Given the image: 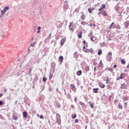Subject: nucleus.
I'll list each match as a JSON object with an SVG mask.
<instances>
[{
	"mask_svg": "<svg viewBox=\"0 0 129 129\" xmlns=\"http://www.w3.org/2000/svg\"><path fill=\"white\" fill-rule=\"evenodd\" d=\"M71 89L74 92H76V91H77V88L74 84H71Z\"/></svg>",
	"mask_w": 129,
	"mask_h": 129,
	"instance_id": "obj_1",
	"label": "nucleus"
},
{
	"mask_svg": "<svg viewBox=\"0 0 129 129\" xmlns=\"http://www.w3.org/2000/svg\"><path fill=\"white\" fill-rule=\"evenodd\" d=\"M108 55H109V56H108L107 58H108L109 61H110V60H111V58H112V52H108Z\"/></svg>",
	"mask_w": 129,
	"mask_h": 129,
	"instance_id": "obj_2",
	"label": "nucleus"
},
{
	"mask_svg": "<svg viewBox=\"0 0 129 129\" xmlns=\"http://www.w3.org/2000/svg\"><path fill=\"white\" fill-rule=\"evenodd\" d=\"M99 84V86L100 88H105V84H104V83H101V82H100L99 83H98Z\"/></svg>",
	"mask_w": 129,
	"mask_h": 129,
	"instance_id": "obj_3",
	"label": "nucleus"
},
{
	"mask_svg": "<svg viewBox=\"0 0 129 129\" xmlns=\"http://www.w3.org/2000/svg\"><path fill=\"white\" fill-rule=\"evenodd\" d=\"M12 118L14 119V120H15V121H16L17 120H18V114H13L12 115Z\"/></svg>",
	"mask_w": 129,
	"mask_h": 129,
	"instance_id": "obj_4",
	"label": "nucleus"
},
{
	"mask_svg": "<svg viewBox=\"0 0 129 129\" xmlns=\"http://www.w3.org/2000/svg\"><path fill=\"white\" fill-rule=\"evenodd\" d=\"M128 100H129V96H126L123 97V101L124 102L128 101Z\"/></svg>",
	"mask_w": 129,
	"mask_h": 129,
	"instance_id": "obj_5",
	"label": "nucleus"
},
{
	"mask_svg": "<svg viewBox=\"0 0 129 129\" xmlns=\"http://www.w3.org/2000/svg\"><path fill=\"white\" fill-rule=\"evenodd\" d=\"M106 8V5L105 4H103L102 5V7L100 8L99 9V11H101V10H102V9H105Z\"/></svg>",
	"mask_w": 129,
	"mask_h": 129,
	"instance_id": "obj_6",
	"label": "nucleus"
},
{
	"mask_svg": "<svg viewBox=\"0 0 129 129\" xmlns=\"http://www.w3.org/2000/svg\"><path fill=\"white\" fill-rule=\"evenodd\" d=\"M66 40V38H62V39L60 40V45H61V46H62V45H63V44H64L65 41Z\"/></svg>",
	"mask_w": 129,
	"mask_h": 129,
	"instance_id": "obj_7",
	"label": "nucleus"
},
{
	"mask_svg": "<svg viewBox=\"0 0 129 129\" xmlns=\"http://www.w3.org/2000/svg\"><path fill=\"white\" fill-rule=\"evenodd\" d=\"M23 115L24 118H27L28 115V112H26V111L23 112Z\"/></svg>",
	"mask_w": 129,
	"mask_h": 129,
	"instance_id": "obj_8",
	"label": "nucleus"
},
{
	"mask_svg": "<svg viewBox=\"0 0 129 129\" xmlns=\"http://www.w3.org/2000/svg\"><path fill=\"white\" fill-rule=\"evenodd\" d=\"M63 59H64V57H63V56H60L59 57V61L60 63L63 62Z\"/></svg>",
	"mask_w": 129,
	"mask_h": 129,
	"instance_id": "obj_9",
	"label": "nucleus"
},
{
	"mask_svg": "<svg viewBox=\"0 0 129 129\" xmlns=\"http://www.w3.org/2000/svg\"><path fill=\"white\" fill-rule=\"evenodd\" d=\"M127 87L126 84H125V83H123L122 84H121V89H126Z\"/></svg>",
	"mask_w": 129,
	"mask_h": 129,
	"instance_id": "obj_10",
	"label": "nucleus"
},
{
	"mask_svg": "<svg viewBox=\"0 0 129 129\" xmlns=\"http://www.w3.org/2000/svg\"><path fill=\"white\" fill-rule=\"evenodd\" d=\"M82 33H83L82 31H81L80 32H79V33L78 34V38L79 39H81V38H82Z\"/></svg>",
	"mask_w": 129,
	"mask_h": 129,
	"instance_id": "obj_11",
	"label": "nucleus"
},
{
	"mask_svg": "<svg viewBox=\"0 0 129 129\" xmlns=\"http://www.w3.org/2000/svg\"><path fill=\"white\" fill-rule=\"evenodd\" d=\"M73 22H71L70 26H69L70 29L72 32H73V31H74V29L73 28H70V27H71V26H72V25H73Z\"/></svg>",
	"mask_w": 129,
	"mask_h": 129,
	"instance_id": "obj_12",
	"label": "nucleus"
},
{
	"mask_svg": "<svg viewBox=\"0 0 129 129\" xmlns=\"http://www.w3.org/2000/svg\"><path fill=\"white\" fill-rule=\"evenodd\" d=\"M118 107L119 108V109H123V105L120 102L118 103Z\"/></svg>",
	"mask_w": 129,
	"mask_h": 129,
	"instance_id": "obj_13",
	"label": "nucleus"
},
{
	"mask_svg": "<svg viewBox=\"0 0 129 129\" xmlns=\"http://www.w3.org/2000/svg\"><path fill=\"white\" fill-rule=\"evenodd\" d=\"M81 74H82V71H81V70H80L79 71H78V72H77V75H78V76H80Z\"/></svg>",
	"mask_w": 129,
	"mask_h": 129,
	"instance_id": "obj_14",
	"label": "nucleus"
},
{
	"mask_svg": "<svg viewBox=\"0 0 129 129\" xmlns=\"http://www.w3.org/2000/svg\"><path fill=\"white\" fill-rule=\"evenodd\" d=\"M125 77V75L124 73H121L120 76V79H122L124 78Z\"/></svg>",
	"mask_w": 129,
	"mask_h": 129,
	"instance_id": "obj_15",
	"label": "nucleus"
},
{
	"mask_svg": "<svg viewBox=\"0 0 129 129\" xmlns=\"http://www.w3.org/2000/svg\"><path fill=\"white\" fill-rule=\"evenodd\" d=\"M74 55L75 58H78V57H79V55L78 53L77 52V51L75 52Z\"/></svg>",
	"mask_w": 129,
	"mask_h": 129,
	"instance_id": "obj_16",
	"label": "nucleus"
},
{
	"mask_svg": "<svg viewBox=\"0 0 129 129\" xmlns=\"http://www.w3.org/2000/svg\"><path fill=\"white\" fill-rule=\"evenodd\" d=\"M102 14L103 16H104L105 17H106V16H107L108 14L107 13L106 11H102Z\"/></svg>",
	"mask_w": 129,
	"mask_h": 129,
	"instance_id": "obj_17",
	"label": "nucleus"
},
{
	"mask_svg": "<svg viewBox=\"0 0 129 129\" xmlns=\"http://www.w3.org/2000/svg\"><path fill=\"white\" fill-rule=\"evenodd\" d=\"M77 117V113H75V114H72V119H75V118Z\"/></svg>",
	"mask_w": 129,
	"mask_h": 129,
	"instance_id": "obj_18",
	"label": "nucleus"
},
{
	"mask_svg": "<svg viewBox=\"0 0 129 129\" xmlns=\"http://www.w3.org/2000/svg\"><path fill=\"white\" fill-rule=\"evenodd\" d=\"M94 8H88V11L89 12V13H92V12L93 10H94Z\"/></svg>",
	"mask_w": 129,
	"mask_h": 129,
	"instance_id": "obj_19",
	"label": "nucleus"
},
{
	"mask_svg": "<svg viewBox=\"0 0 129 129\" xmlns=\"http://www.w3.org/2000/svg\"><path fill=\"white\" fill-rule=\"evenodd\" d=\"M98 88H94L93 89V92H94V93H98Z\"/></svg>",
	"mask_w": 129,
	"mask_h": 129,
	"instance_id": "obj_20",
	"label": "nucleus"
},
{
	"mask_svg": "<svg viewBox=\"0 0 129 129\" xmlns=\"http://www.w3.org/2000/svg\"><path fill=\"white\" fill-rule=\"evenodd\" d=\"M113 29H119L121 28V27L120 26H119V25H117V26H115V27H113Z\"/></svg>",
	"mask_w": 129,
	"mask_h": 129,
	"instance_id": "obj_21",
	"label": "nucleus"
},
{
	"mask_svg": "<svg viewBox=\"0 0 129 129\" xmlns=\"http://www.w3.org/2000/svg\"><path fill=\"white\" fill-rule=\"evenodd\" d=\"M41 29V27L39 26L38 27V31H37V33H41V30L40 29Z\"/></svg>",
	"mask_w": 129,
	"mask_h": 129,
	"instance_id": "obj_22",
	"label": "nucleus"
},
{
	"mask_svg": "<svg viewBox=\"0 0 129 129\" xmlns=\"http://www.w3.org/2000/svg\"><path fill=\"white\" fill-rule=\"evenodd\" d=\"M121 63L122 64H125L126 60L125 59H124L123 58H121Z\"/></svg>",
	"mask_w": 129,
	"mask_h": 129,
	"instance_id": "obj_23",
	"label": "nucleus"
},
{
	"mask_svg": "<svg viewBox=\"0 0 129 129\" xmlns=\"http://www.w3.org/2000/svg\"><path fill=\"white\" fill-rule=\"evenodd\" d=\"M2 15H4V14L6 13V8H5L3 10H2L1 11Z\"/></svg>",
	"mask_w": 129,
	"mask_h": 129,
	"instance_id": "obj_24",
	"label": "nucleus"
},
{
	"mask_svg": "<svg viewBox=\"0 0 129 129\" xmlns=\"http://www.w3.org/2000/svg\"><path fill=\"white\" fill-rule=\"evenodd\" d=\"M89 104H90V106H91L92 109H93L94 108V104H93V103H92L91 102H89Z\"/></svg>",
	"mask_w": 129,
	"mask_h": 129,
	"instance_id": "obj_25",
	"label": "nucleus"
},
{
	"mask_svg": "<svg viewBox=\"0 0 129 129\" xmlns=\"http://www.w3.org/2000/svg\"><path fill=\"white\" fill-rule=\"evenodd\" d=\"M36 43H37V41H35V42H34V43H33V42H32L30 46L31 47H34V46H35V44H36Z\"/></svg>",
	"mask_w": 129,
	"mask_h": 129,
	"instance_id": "obj_26",
	"label": "nucleus"
},
{
	"mask_svg": "<svg viewBox=\"0 0 129 129\" xmlns=\"http://www.w3.org/2000/svg\"><path fill=\"white\" fill-rule=\"evenodd\" d=\"M53 77V74H52L51 73H50L49 74V80H51V79H52Z\"/></svg>",
	"mask_w": 129,
	"mask_h": 129,
	"instance_id": "obj_27",
	"label": "nucleus"
},
{
	"mask_svg": "<svg viewBox=\"0 0 129 129\" xmlns=\"http://www.w3.org/2000/svg\"><path fill=\"white\" fill-rule=\"evenodd\" d=\"M128 102L127 101L124 102V106L125 108L127 107Z\"/></svg>",
	"mask_w": 129,
	"mask_h": 129,
	"instance_id": "obj_28",
	"label": "nucleus"
},
{
	"mask_svg": "<svg viewBox=\"0 0 129 129\" xmlns=\"http://www.w3.org/2000/svg\"><path fill=\"white\" fill-rule=\"evenodd\" d=\"M102 53V51L101 49H99V50L98 52V54L101 55Z\"/></svg>",
	"mask_w": 129,
	"mask_h": 129,
	"instance_id": "obj_29",
	"label": "nucleus"
},
{
	"mask_svg": "<svg viewBox=\"0 0 129 129\" xmlns=\"http://www.w3.org/2000/svg\"><path fill=\"white\" fill-rule=\"evenodd\" d=\"M84 51L85 52H89L90 49H89L88 48H86V49L84 50Z\"/></svg>",
	"mask_w": 129,
	"mask_h": 129,
	"instance_id": "obj_30",
	"label": "nucleus"
},
{
	"mask_svg": "<svg viewBox=\"0 0 129 129\" xmlns=\"http://www.w3.org/2000/svg\"><path fill=\"white\" fill-rule=\"evenodd\" d=\"M114 22H113L112 23H111V25H110V26L109 27V29H112V28H113V26H113V25H114Z\"/></svg>",
	"mask_w": 129,
	"mask_h": 129,
	"instance_id": "obj_31",
	"label": "nucleus"
},
{
	"mask_svg": "<svg viewBox=\"0 0 129 129\" xmlns=\"http://www.w3.org/2000/svg\"><path fill=\"white\" fill-rule=\"evenodd\" d=\"M90 70V68L89 67H87L85 68V70L86 71V72H89Z\"/></svg>",
	"mask_w": 129,
	"mask_h": 129,
	"instance_id": "obj_32",
	"label": "nucleus"
},
{
	"mask_svg": "<svg viewBox=\"0 0 129 129\" xmlns=\"http://www.w3.org/2000/svg\"><path fill=\"white\" fill-rule=\"evenodd\" d=\"M89 51H90L91 53H93L94 52V49L93 48H91L89 49Z\"/></svg>",
	"mask_w": 129,
	"mask_h": 129,
	"instance_id": "obj_33",
	"label": "nucleus"
},
{
	"mask_svg": "<svg viewBox=\"0 0 129 129\" xmlns=\"http://www.w3.org/2000/svg\"><path fill=\"white\" fill-rule=\"evenodd\" d=\"M47 78H46V77L43 78V82H46V81H47Z\"/></svg>",
	"mask_w": 129,
	"mask_h": 129,
	"instance_id": "obj_34",
	"label": "nucleus"
},
{
	"mask_svg": "<svg viewBox=\"0 0 129 129\" xmlns=\"http://www.w3.org/2000/svg\"><path fill=\"white\" fill-rule=\"evenodd\" d=\"M109 83V78H107V79L106 80V83L108 84Z\"/></svg>",
	"mask_w": 129,
	"mask_h": 129,
	"instance_id": "obj_35",
	"label": "nucleus"
},
{
	"mask_svg": "<svg viewBox=\"0 0 129 129\" xmlns=\"http://www.w3.org/2000/svg\"><path fill=\"white\" fill-rule=\"evenodd\" d=\"M9 9H10L9 7H6V12L7 10H9Z\"/></svg>",
	"mask_w": 129,
	"mask_h": 129,
	"instance_id": "obj_36",
	"label": "nucleus"
},
{
	"mask_svg": "<svg viewBox=\"0 0 129 129\" xmlns=\"http://www.w3.org/2000/svg\"><path fill=\"white\" fill-rule=\"evenodd\" d=\"M3 101H0V105H3Z\"/></svg>",
	"mask_w": 129,
	"mask_h": 129,
	"instance_id": "obj_37",
	"label": "nucleus"
},
{
	"mask_svg": "<svg viewBox=\"0 0 129 129\" xmlns=\"http://www.w3.org/2000/svg\"><path fill=\"white\" fill-rule=\"evenodd\" d=\"M78 121H79L78 119H75V122H78Z\"/></svg>",
	"mask_w": 129,
	"mask_h": 129,
	"instance_id": "obj_38",
	"label": "nucleus"
},
{
	"mask_svg": "<svg viewBox=\"0 0 129 129\" xmlns=\"http://www.w3.org/2000/svg\"><path fill=\"white\" fill-rule=\"evenodd\" d=\"M57 107L60 108V104H57Z\"/></svg>",
	"mask_w": 129,
	"mask_h": 129,
	"instance_id": "obj_39",
	"label": "nucleus"
},
{
	"mask_svg": "<svg viewBox=\"0 0 129 129\" xmlns=\"http://www.w3.org/2000/svg\"><path fill=\"white\" fill-rule=\"evenodd\" d=\"M128 25H129V22H127V25L125 26V28H127L128 27Z\"/></svg>",
	"mask_w": 129,
	"mask_h": 129,
	"instance_id": "obj_40",
	"label": "nucleus"
},
{
	"mask_svg": "<svg viewBox=\"0 0 129 129\" xmlns=\"http://www.w3.org/2000/svg\"><path fill=\"white\" fill-rule=\"evenodd\" d=\"M83 43H84L85 45L86 44H87L86 40H83Z\"/></svg>",
	"mask_w": 129,
	"mask_h": 129,
	"instance_id": "obj_41",
	"label": "nucleus"
},
{
	"mask_svg": "<svg viewBox=\"0 0 129 129\" xmlns=\"http://www.w3.org/2000/svg\"><path fill=\"white\" fill-rule=\"evenodd\" d=\"M40 118L41 119H43V115H40Z\"/></svg>",
	"mask_w": 129,
	"mask_h": 129,
	"instance_id": "obj_42",
	"label": "nucleus"
},
{
	"mask_svg": "<svg viewBox=\"0 0 129 129\" xmlns=\"http://www.w3.org/2000/svg\"><path fill=\"white\" fill-rule=\"evenodd\" d=\"M116 67H117V66L116 64H114L113 66V68H116Z\"/></svg>",
	"mask_w": 129,
	"mask_h": 129,
	"instance_id": "obj_43",
	"label": "nucleus"
},
{
	"mask_svg": "<svg viewBox=\"0 0 129 129\" xmlns=\"http://www.w3.org/2000/svg\"><path fill=\"white\" fill-rule=\"evenodd\" d=\"M82 19H83V20H84V19H85V17H84V16H83L82 17Z\"/></svg>",
	"mask_w": 129,
	"mask_h": 129,
	"instance_id": "obj_44",
	"label": "nucleus"
},
{
	"mask_svg": "<svg viewBox=\"0 0 129 129\" xmlns=\"http://www.w3.org/2000/svg\"><path fill=\"white\" fill-rule=\"evenodd\" d=\"M3 95V93H0V98L2 97Z\"/></svg>",
	"mask_w": 129,
	"mask_h": 129,
	"instance_id": "obj_45",
	"label": "nucleus"
},
{
	"mask_svg": "<svg viewBox=\"0 0 129 129\" xmlns=\"http://www.w3.org/2000/svg\"><path fill=\"white\" fill-rule=\"evenodd\" d=\"M56 122H60V120H56Z\"/></svg>",
	"mask_w": 129,
	"mask_h": 129,
	"instance_id": "obj_46",
	"label": "nucleus"
},
{
	"mask_svg": "<svg viewBox=\"0 0 129 129\" xmlns=\"http://www.w3.org/2000/svg\"><path fill=\"white\" fill-rule=\"evenodd\" d=\"M91 39L92 41H94V40H93V37H92V38H91Z\"/></svg>",
	"mask_w": 129,
	"mask_h": 129,
	"instance_id": "obj_47",
	"label": "nucleus"
},
{
	"mask_svg": "<svg viewBox=\"0 0 129 129\" xmlns=\"http://www.w3.org/2000/svg\"><path fill=\"white\" fill-rule=\"evenodd\" d=\"M120 78H117L116 80L119 81L120 80Z\"/></svg>",
	"mask_w": 129,
	"mask_h": 129,
	"instance_id": "obj_48",
	"label": "nucleus"
},
{
	"mask_svg": "<svg viewBox=\"0 0 129 129\" xmlns=\"http://www.w3.org/2000/svg\"><path fill=\"white\" fill-rule=\"evenodd\" d=\"M110 71L111 72H113V69H112V68H111L110 69Z\"/></svg>",
	"mask_w": 129,
	"mask_h": 129,
	"instance_id": "obj_49",
	"label": "nucleus"
},
{
	"mask_svg": "<svg viewBox=\"0 0 129 129\" xmlns=\"http://www.w3.org/2000/svg\"><path fill=\"white\" fill-rule=\"evenodd\" d=\"M94 72H96V67H94Z\"/></svg>",
	"mask_w": 129,
	"mask_h": 129,
	"instance_id": "obj_50",
	"label": "nucleus"
},
{
	"mask_svg": "<svg viewBox=\"0 0 129 129\" xmlns=\"http://www.w3.org/2000/svg\"><path fill=\"white\" fill-rule=\"evenodd\" d=\"M126 68L129 69V64H127Z\"/></svg>",
	"mask_w": 129,
	"mask_h": 129,
	"instance_id": "obj_51",
	"label": "nucleus"
},
{
	"mask_svg": "<svg viewBox=\"0 0 129 129\" xmlns=\"http://www.w3.org/2000/svg\"><path fill=\"white\" fill-rule=\"evenodd\" d=\"M102 63V60H101L99 62V64H101Z\"/></svg>",
	"mask_w": 129,
	"mask_h": 129,
	"instance_id": "obj_52",
	"label": "nucleus"
},
{
	"mask_svg": "<svg viewBox=\"0 0 129 129\" xmlns=\"http://www.w3.org/2000/svg\"><path fill=\"white\" fill-rule=\"evenodd\" d=\"M85 47H83V51H84V50H85Z\"/></svg>",
	"mask_w": 129,
	"mask_h": 129,
	"instance_id": "obj_53",
	"label": "nucleus"
},
{
	"mask_svg": "<svg viewBox=\"0 0 129 129\" xmlns=\"http://www.w3.org/2000/svg\"><path fill=\"white\" fill-rule=\"evenodd\" d=\"M51 33H50V34H49V37H51Z\"/></svg>",
	"mask_w": 129,
	"mask_h": 129,
	"instance_id": "obj_54",
	"label": "nucleus"
},
{
	"mask_svg": "<svg viewBox=\"0 0 129 129\" xmlns=\"http://www.w3.org/2000/svg\"><path fill=\"white\" fill-rule=\"evenodd\" d=\"M56 91H57V92H58V88H57Z\"/></svg>",
	"mask_w": 129,
	"mask_h": 129,
	"instance_id": "obj_55",
	"label": "nucleus"
},
{
	"mask_svg": "<svg viewBox=\"0 0 129 129\" xmlns=\"http://www.w3.org/2000/svg\"><path fill=\"white\" fill-rule=\"evenodd\" d=\"M75 101H77V97L75 98Z\"/></svg>",
	"mask_w": 129,
	"mask_h": 129,
	"instance_id": "obj_56",
	"label": "nucleus"
},
{
	"mask_svg": "<svg viewBox=\"0 0 129 129\" xmlns=\"http://www.w3.org/2000/svg\"><path fill=\"white\" fill-rule=\"evenodd\" d=\"M37 116L38 117H39V114H37Z\"/></svg>",
	"mask_w": 129,
	"mask_h": 129,
	"instance_id": "obj_57",
	"label": "nucleus"
},
{
	"mask_svg": "<svg viewBox=\"0 0 129 129\" xmlns=\"http://www.w3.org/2000/svg\"><path fill=\"white\" fill-rule=\"evenodd\" d=\"M5 92H7V89L5 90Z\"/></svg>",
	"mask_w": 129,
	"mask_h": 129,
	"instance_id": "obj_58",
	"label": "nucleus"
},
{
	"mask_svg": "<svg viewBox=\"0 0 129 129\" xmlns=\"http://www.w3.org/2000/svg\"><path fill=\"white\" fill-rule=\"evenodd\" d=\"M28 50H29V51H30V47H29Z\"/></svg>",
	"mask_w": 129,
	"mask_h": 129,
	"instance_id": "obj_59",
	"label": "nucleus"
},
{
	"mask_svg": "<svg viewBox=\"0 0 129 129\" xmlns=\"http://www.w3.org/2000/svg\"><path fill=\"white\" fill-rule=\"evenodd\" d=\"M64 92L66 93V90L64 89Z\"/></svg>",
	"mask_w": 129,
	"mask_h": 129,
	"instance_id": "obj_60",
	"label": "nucleus"
},
{
	"mask_svg": "<svg viewBox=\"0 0 129 129\" xmlns=\"http://www.w3.org/2000/svg\"><path fill=\"white\" fill-rule=\"evenodd\" d=\"M31 69H30V73H31Z\"/></svg>",
	"mask_w": 129,
	"mask_h": 129,
	"instance_id": "obj_61",
	"label": "nucleus"
},
{
	"mask_svg": "<svg viewBox=\"0 0 129 129\" xmlns=\"http://www.w3.org/2000/svg\"><path fill=\"white\" fill-rule=\"evenodd\" d=\"M33 39H34V38H32V39H31V40H33Z\"/></svg>",
	"mask_w": 129,
	"mask_h": 129,
	"instance_id": "obj_62",
	"label": "nucleus"
},
{
	"mask_svg": "<svg viewBox=\"0 0 129 129\" xmlns=\"http://www.w3.org/2000/svg\"><path fill=\"white\" fill-rule=\"evenodd\" d=\"M87 126H86L85 129H87Z\"/></svg>",
	"mask_w": 129,
	"mask_h": 129,
	"instance_id": "obj_63",
	"label": "nucleus"
},
{
	"mask_svg": "<svg viewBox=\"0 0 129 129\" xmlns=\"http://www.w3.org/2000/svg\"><path fill=\"white\" fill-rule=\"evenodd\" d=\"M128 127L129 128V124L128 125Z\"/></svg>",
	"mask_w": 129,
	"mask_h": 129,
	"instance_id": "obj_64",
	"label": "nucleus"
}]
</instances>
